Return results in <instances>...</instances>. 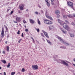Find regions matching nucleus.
Masks as SVG:
<instances>
[{
    "instance_id": "1",
    "label": "nucleus",
    "mask_w": 75,
    "mask_h": 75,
    "mask_svg": "<svg viewBox=\"0 0 75 75\" xmlns=\"http://www.w3.org/2000/svg\"><path fill=\"white\" fill-rule=\"evenodd\" d=\"M56 37L58 38L60 41L62 43H63V44H66L67 46H70V45L71 46H72V45L71 44H69L68 43H66L65 42V41H64L61 38V37H59V36L58 35H56Z\"/></svg>"
},
{
    "instance_id": "2",
    "label": "nucleus",
    "mask_w": 75,
    "mask_h": 75,
    "mask_svg": "<svg viewBox=\"0 0 75 75\" xmlns=\"http://www.w3.org/2000/svg\"><path fill=\"white\" fill-rule=\"evenodd\" d=\"M63 27L65 28L66 30H67V31H69V29H70V28L68 27V26L67 25V24L65 23H64L63 24Z\"/></svg>"
},
{
    "instance_id": "3",
    "label": "nucleus",
    "mask_w": 75,
    "mask_h": 75,
    "mask_svg": "<svg viewBox=\"0 0 75 75\" xmlns=\"http://www.w3.org/2000/svg\"><path fill=\"white\" fill-rule=\"evenodd\" d=\"M67 5L69 7L72 8L73 9V3L71 2H67Z\"/></svg>"
},
{
    "instance_id": "4",
    "label": "nucleus",
    "mask_w": 75,
    "mask_h": 75,
    "mask_svg": "<svg viewBox=\"0 0 75 75\" xmlns=\"http://www.w3.org/2000/svg\"><path fill=\"white\" fill-rule=\"evenodd\" d=\"M24 4H22L20 5L19 6V8L20 10H23L24 9Z\"/></svg>"
},
{
    "instance_id": "5",
    "label": "nucleus",
    "mask_w": 75,
    "mask_h": 75,
    "mask_svg": "<svg viewBox=\"0 0 75 75\" xmlns=\"http://www.w3.org/2000/svg\"><path fill=\"white\" fill-rule=\"evenodd\" d=\"M32 68L34 70H35L36 69H38V66L37 65L32 66Z\"/></svg>"
},
{
    "instance_id": "6",
    "label": "nucleus",
    "mask_w": 75,
    "mask_h": 75,
    "mask_svg": "<svg viewBox=\"0 0 75 75\" xmlns=\"http://www.w3.org/2000/svg\"><path fill=\"white\" fill-rule=\"evenodd\" d=\"M1 35V37L3 38V37H4V29L3 28L2 29Z\"/></svg>"
},
{
    "instance_id": "7",
    "label": "nucleus",
    "mask_w": 75,
    "mask_h": 75,
    "mask_svg": "<svg viewBox=\"0 0 75 75\" xmlns=\"http://www.w3.org/2000/svg\"><path fill=\"white\" fill-rule=\"evenodd\" d=\"M42 31L43 32L46 37L47 38H49V36L48 35V33L47 32H45L44 30H42Z\"/></svg>"
},
{
    "instance_id": "8",
    "label": "nucleus",
    "mask_w": 75,
    "mask_h": 75,
    "mask_svg": "<svg viewBox=\"0 0 75 75\" xmlns=\"http://www.w3.org/2000/svg\"><path fill=\"white\" fill-rule=\"evenodd\" d=\"M61 62L62 64H63L64 65H65L67 66V67H68V64L66 63V62H65L64 61H62Z\"/></svg>"
},
{
    "instance_id": "9",
    "label": "nucleus",
    "mask_w": 75,
    "mask_h": 75,
    "mask_svg": "<svg viewBox=\"0 0 75 75\" xmlns=\"http://www.w3.org/2000/svg\"><path fill=\"white\" fill-rule=\"evenodd\" d=\"M44 22L45 24H48V23L49 22V20L47 19H45L44 20Z\"/></svg>"
},
{
    "instance_id": "10",
    "label": "nucleus",
    "mask_w": 75,
    "mask_h": 75,
    "mask_svg": "<svg viewBox=\"0 0 75 75\" xmlns=\"http://www.w3.org/2000/svg\"><path fill=\"white\" fill-rule=\"evenodd\" d=\"M60 30L62 32V33H64V34H66L67 33V31L64 30V29L62 28H61Z\"/></svg>"
},
{
    "instance_id": "11",
    "label": "nucleus",
    "mask_w": 75,
    "mask_h": 75,
    "mask_svg": "<svg viewBox=\"0 0 75 75\" xmlns=\"http://www.w3.org/2000/svg\"><path fill=\"white\" fill-rule=\"evenodd\" d=\"M16 20L18 21H21V18L20 17H17L16 18Z\"/></svg>"
},
{
    "instance_id": "12",
    "label": "nucleus",
    "mask_w": 75,
    "mask_h": 75,
    "mask_svg": "<svg viewBox=\"0 0 75 75\" xmlns=\"http://www.w3.org/2000/svg\"><path fill=\"white\" fill-rule=\"evenodd\" d=\"M46 17L48 18H49V19H50V20H52V17H51L50 16H47V15H46Z\"/></svg>"
},
{
    "instance_id": "13",
    "label": "nucleus",
    "mask_w": 75,
    "mask_h": 75,
    "mask_svg": "<svg viewBox=\"0 0 75 75\" xmlns=\"http://www.w3.org/2000/svg\"><path fill=\"white\" fill-rule=\"evenodd\" d=\"M29 21L30 23H31L32 24H34L35 22V21H34L33 20L31 19H30Z\"/></svg>"
},
{
    "instance_id": "14",
    "label": "nucleus",
    "mask_w": 75,
    "mask_h": 75,
    "mask_svg": "<svg viewBox=\"0 0 75 75\" xmlns=\"http://www.w3.org/2000/svg\"><path fill=\"white\" fill-rule=\"evenodd\" d=\"M46 40H47L48 43V44H50V45H52V43L51 42H50V41L49 40H47V39H46Z\"/></svg>"
},
{
    "instance_id": "15",
    "label": "nucleus",
    "mask_w": 75,
    "mask_h": 75,
    "mask_svg": "<svg viewBox=\"0 0 75 75\" xmlns=\"http://www.w3.org/2000/svg\"><path fill=\"white\" fill-rule=\"evenodd\" d=\"M58 21L59 23H60V25H62V21L60 20L59 19H58Z\"/></svg>"
},
{
    "instance_id": "16",
    "label": "nucleus",
    "mask_w": 75,
    "mask_h": 75,
    "mask_svg": "<svg viewBox=\"0 0 75 75\" xmlns=\"http://www.w3.org/2000/svg\"><path fill=\"white\" fill-rule=\"evenodd\" d=\"M56 14H59V10H57L56 11Z\"/></svg>"
},
{
    "instance_id": "17",
    "label": "nucleus",
    "mask_w": 75,
    "mask_h": 75,
    "mask_svg": "<svg viewBox=\"0 0 75 75\" xmlns=\"http://www.w3.org/2000/svg\"><path fill=\"white\" fill-rule=\"evenodd\" d=\"M67 16L69 17V18H71V17H72V15L71 14H69L67 15Z\"/></svg>"
},
{
    "instance_id": "18",
    "label": "nucleus",
    "mask_w": 75,
    "mask_h": 75,
    "mask_svg": "<svg viewBox=\"0 0 75 75\" xmlns=\"http://www.w3.org/2000/svg\"><path fill=\"white\" fill-rule=\"evenodd\" d=\"M49 29H50V30H51V29H53L54 28V26H49Z\"/></svg>"
},
{
    "instance_id": "19",
    "label": "nucleus",
    "mask_w": 75,
    "mask_h": 75,
    "mask_svg": "<svg viewBox=\"0 0 75 75\" xmlns=\"http://www.w3.org/2000/svg\"><path fill=\"white\" fill-rule=\"evenodd\" d=\"M1 62H2L3 64H6V61L4 60H1Z\"/></svg>"
},
{
    "instance_id": "20",
    "label": "nucleus",
    "mask_w": 75,
    "mask_h": 75,
    "mask_svg": "<svg viewBox=\"0 0 75 75\" xmlns=\"http://www.w3.org/2000/svg\"><path fill=\"white\" fill-rule=\"evenodd\" d=\"M37 21L38 24H39V25H40V24H41V22L40 20H39V19H38Z\"/></svg>"
},
{
    "instance_id": "21",
    "label": "nucleus",
    "mask_w": 75,
    "mask_h": 75,
    "mask_svg": "<svg viewBox=\"0 0 75 75\" xmlns=\"http://www.w3.org/2000/svg\"><path fill=\"white\" fill-rule=\"evenodd\" d=\"M9 49H10V48L9 47L7 46L6 47V50L7 51H9Z\"/></svg>"
},
{
    "instance_id": "22",
    "label": "nucleus",
    "mask_w": 75,
    "mask_h": 75,
    "mask_svg": "<svg viewBox=\"0 0 75 75\" xmlns=\"http://www.w3.org/2000/svg\"><path fill=\"white\" fill-rule=\"evenodd\" d=\"M52 24V22L51 21H49V22L48 23V24Z\"/></svg>"
},
{
    "instance_id": "23",
    "label": "nucleus",
    "mask_w": 75,
    "mask_h": 75,
    "mask_svg": "<svg viewBox=\"0 0 75 75\" xmlns=\"http://www.w3.org/2000/svg\"><path fill=\"white\" fill-rule=\"evenodd\" d=\"M60 48H62V49H66V47L64 46H61L60 47Z\"/></svg>"
},
{
    "instance_id": "24",
    "label": "nucleus",
    "mask_w": 75,
    "mask_h": 75,
    "mask_svg": "<svg viewBox=\"0 0 75 75\" xmlns=\"http://www.w3.org/2000/svg\"><path fill=\"white\" fill-rule=\"evenodd\" d=\"M10 63H8V65H7V68H10Z\"/></svg>"
},
{
    "instance_id": "25",
    "label": "nucleus",
    "mask_w": 75,
    "mask_h": 75,
    "mask_svg": "<svg viewBox=\"0 0 75 75\" xmlns=\"http://www.w3.org/2000/svg\"><path fill=\"white\" fill-rule=\"evenodd\" d=\"M47 5L48 7H50V3L48 2H47Z\"/></svg>"
},
{
    "instance_id": "26",
    "label": "nucleus",
    "mask_w": 75,
    "mask_h": 75,
    "mask_svg": "<svg viewBox=\"0 0 75 75\" xmlns=\"http://www.w3.org/2000/svg\"><path fill=\"white\" fill-rule=\"evenodd\" d=\"M70 36L71 37H74V34H71Z\"/></svg>"
},
{
    "instance_id": "27",
    "label": "nucleus",
    "mask_w": 75,
    "mask_h": 75,
    "mask_svg": "<svg viewBox=\"0 0 75 75\" xmlns=\"http://www.w3.org/2000/svg\"><path fill=\"white\" fill-rule=\"evenodd\" d=\"M35 30L37 31V32H39L40 31V29L39 28L37 29L36 28H35Z\"/></svg>"
},
{
    "instance_id": "28",
    "label": "nucleus",
    "mask_w": 75,
    "mask_h": 75,
    "mask_svg": "<svg viewBox=\"0 0 75 75\" xmlns=\"http://www.w3.org/2000/svg\"><path fill=\"white\" fill-rule=\"evenodd\" d=\"M4 27H5V28L6 30V31H7V30H8V28H7V26H6L4 25Z\"/></svg>"
},
{
    "instance_id": "29",
    "label": "nucleus",
    "mask_w": 75,
    "mask_h": 75,
    "mask_svg": "<svg viewBox=\"0 0 75 75\" xmlns=\"http://www.w3.org/2000/svg\"><path fill=\"white\" fill-rule=\"evenodd\" d=\"M21 71L22 72H24V71H25V69L24 68H22Z\"/></svg>"
},
{
    "instance_id": "30",
    "label": "nucleus",
    "mask_w": 75,
    "mask_h": 75,
    "mask_svg": "<svg viewBox=\"0 0 75 75\" xmlns=\"http://www.w3.org/2000/svg\"><path fill=\"white\" fill-rule=\"evenodd\" d=\"M15 74V72H12L11 74V75H14Z\"/></svg>"
},
{
    "instance_id": "31",
    "label": "nucleus",
    "mask_w": 75,
    "mask_h": 75,
    "mask_svg": "<svg viewBox=\"0 0 75 75\" xmlns=\"http://www.w3.org/2000/svg\"><path fill=\"white\" fill-rule=\"evenodd\" d=\"M52 5H55V3L54 2H52Z\"/></svg>"
},
{
    "instance_id": "32",
    "label": "nucleus",
    "mask_w": 75,
    "mask_h": 75,
    "mask_svg": "<svg viewBox=\"0 0 75 75\" xmlns=\"http://www.w3.org/2000/svg\"><path fill=\"white\" fill-rule=\"evenodd\" d=\"M22 40V39H20V40H19L18 41V42H19V43H20V42Z\"/></svg>"
},
{
    "instance_id": "33",
    "label": "nucleus",
    "mask_w": 75,
    "mask_h": 75,
    "mask_svg": "<svg viewBox=\"0 0 75 75\" xmlns=\"http://www.w3.org/2000/svg\"><path fill=\"white\" fill-rule=\"evenodd\" d=\"M11 8L10 7H8V8L7 11H8L9 10H10Z\"/></svg>"
},
{
    "instance_id": "34",
    "label": "nucleus",
    "mask_w": 75,
    "mask_h": 75,
    "mask_svg": "<svg viewBox=\"0 0 75 75\" xmlns=\"http://www.w3.org/2000/svg\"><path fill=\"white\" fill-rule=\"evenodd\" d=\"M23 23H27V22L25 21V20H24L23 21Z\"/></svg>"
},
{
    "instance_id": "35",
    "label": "nucleus",
    "mask_w": 75,
    "mask_h": 75,
    "mask_svg": "<svg viewBox=\"0 0 75 75\" xmlns=\"http://www.w3.org/2000/svg\"><path fill=\"white\" fill-rule=\"evenodd\" d=\"M35 14H38V12H37V11H36V12H35Z\"/></svg>"
},
{
    "instance_id": "36",
    "label": "nucleus",
    "mask_w": 75,
    "mask_h": 75,
    "mask_svg": "<svg viewBox=\"0 0 75 75\" xmlns=\"http://www.w3.org/2000/svg\"><path fill=\"white\" fill-rule=\"evenodd\" d=\"M28 29H25V31H26V32H28Z\"/></svg>"
},
{
    "instance_id": "37",
    "label": "nucleus",
    "mask_w": 75,
    "mask_h": 75,
    "mask_svg": "<svg viewBox=\"0 0 75 75\" xmlns=\"http://www.w3.org/2000/svg\"><path fill=\"white\" fill-rule=\"evenodd\" d=\"M24 33H22V35H21V36L22 37H24Z\"/></svg>"
},
{
    "instance_id": "38",
    "label": "nucleus",
    "mask_w": 75,
    "mask_h": 75,
    "mask_svg": "<svg viewBox=\"0 0 75 75\" xmlns=\"http://www.w3.org/2000/svg\"><path fill=\"white\" fill-rule=\"evenodd\" d=\"M17 34H20V30H18Z\"/></svg>"
},
{
    "instance_id": "39",
    "label": "nucleus",
    "mask_w": 75,
    "mask_h": 75,
    "mask_svg": "<svg viewBox=\"0 0 75 75\" xmlns=\"http://www.w3.org/2000/svg\"><path fill=\"white\" fill-rule=\"evenodd\" d=\"M41 36H42L43 37H44V34L42 33H41Z\"/></svg>"
},
{
    "instance_id": "40",
    "label": "nucleus",
    "mask_w": 75,
    "mask_h": 75,
    "mask_svg": "<svg viewBox=\"0 0 75 75\" xmlns=\"http://www.w3.org/2000/svg\"><path fill=\"white\" fill-rule=\"evenodd\" d=\"M63 17L64 18H67V17H66V16L65 15H63Z\"/></svg>"
},
{
    "instance_id": "41",
    "label": "nucleus",
    "mask_w": 75,
    "mask_h": 75,
    "mask_svg": "<svg viewBox=\"0 0 75 75\" xmlns=\"http://www.w3.org/2000/svg\"><path fill=\"white\" fill-rule=\"evenodd\" d=\"M71 24H72V25H75V24H74V23H72Z\"/></svg>"
},
{
    "instance_id": "42",
    "label": "nucleus",
    "mask_w": 75,
    "mask_h": 75,
    "mask_svg": "<svg viewBox=\"0 0 75 75\" xmlns=\"http://www.w3.org/2000/svg\"><path fill=\"white\" fill-rule=\"evenodd\" d=\"M38 7L39 8H41V6L39 5V6H38Z\"/></svg>"
},
{
    "instance_id": "43",
    "label": "nucleus",
    "mask_w": 75,
    "mask_h": 75,
    "mask_svg": "<svg viewBox=\"0 0 75 75\" xmlns=\"http://www.w3.org/2000/svg\"><path fill=\"white\" fill-rule=\"evenodd\" d=\"M14 23H16L17 24V21H13Z\"/></svg>"
},
{
    "instance_id": "44",
    "label": "nucleus",
    "mask_w": 75,
    "mask_h": 75,
    "mask_svg": "<svg viewBox=\"0 0 75 75\" xmlns=\"http://www.w3.org/2000/svg\"><path fill=\"white\" fill-rule=\"evenodd\" d=\"M13 11H11V14H13Z\"/></svg>"
},
{
    "instance_id": "45",
    "label": "nucleus",
    "mask_w": 75,
    "mask_h": 75,
    "mask_svg": "<svg viewBox=\"0 0 75 75\" xmlns=\"http://www.w3.org/2000/svg\"><path fill=\"white\" fill-rule=\"evenodd\" d=\"M5 51H3V54H5Z\"/></svg>"
},
{
    "instance_id": "46",
    "label": "nucleus",
    "mask_w": 75,
    "mask_h": 75,
    "mask_svg": "<svg viewBox=\"0 0 75 75\" xmlns=\"http://www.w3.org/2000/svg\"><path fill=\"white\" fill-rule=\"evenodd\" d=\"M65 22H66V23H68V21H67V20H65Z\"/></svg>"
},
{
    "instance_id": "47",
    "label": "nucleus",
    "mask_w": 75,
    "mask_h": 75,
    "mask_svg": "<svg viewBox=\"0 0 75 75\" xmlns=\"http://www.w3.org/2000/svg\"><path fill=\"white\" fill-rule=\"evenodd\" d=\"M73 16L74 17H75V14H73Z\"/></svg>"
},
{
    "instance_id": "48",
    "label": "nucleus",
    "mask_w": 75,
    "mask_h": 75,
    "mask_svg": "<svg viewBox=\"0 0 75 75\" xmlns=\"http://www.w3.org/2000/svg\"><path fill=\"white\" fill-rule=\"evenodd\" d=\"M66 62H67V63H69V64H70V62L67 61H66Z\"/></svg>"
},
{
    "instance_id": "49",
    "label": "nucleus",
    "mask_w": 75,
    "mask_h": 75,
    "mask_svg": "<svg viewBox=\"0 0 75 75\" xmlns=\"http://www.w3.org/2000/svg\"><path fill=\"white\" fill-rule=\"evenodd\" d=\"M33 43H34V44L35 43L34 42V39H33Z\"/></svg>"
},
{
    "instance_id": "50",
    "label": "nucleus",
    "mask_w": 75,
    "mask_h": 75,
    "mask_svg": "<svg viewBox=\"0 0 75 75\" xmlns=\"http://www.w3.org/2000/svg\"><path fill=\"white\" fill-rule=\"evenodd\" d=\"M4 75H6V72H4Z\"/></svg>"
},
{
    "instance_id": "51",
    "label": "nucleus",
    "mask_w": 75,
    "mask_h": 75,
    "mask_svg": "<svg viewBox=\"0 0 75 75\" xmlns=\"http://www.w3.org/2000/svg\"><path fill=\"white\" fill-rule=\"evenodd\" d=\"M45 1H46V2L47 3V2H48V0H45Z\"/></svg>"
},
{
    "instance_id": "52",
    "label": "nucleus",
    "mask_w": 75,
    "mask_h": 75,
    "mask_svg": "<svg viewBox=\"0 0 75 75\" xmlns=\"http://www.w3.org/2000/svg\"><path fill=\"white\" fill-rule=\"evenodd\" d=\"M29 75H31V73H29Z\"/></svg>"
},
{
    "instance_id": "53",
    "label": "nucleus",
    "mask_w": 75,
    "mask_h": 75,
    "mask_svg": "<svg viewBox=\"0 0 75 75\" xmlns=\"http://www.w3.org/2000/svg\"><path fill=\"white\" fill-rule=\"evenodd\" d=\"M26 11H28V9H27L26 10Z\"/></svg>"
},
{
    "instance_id": "54",
    "label": "nucleus",
    "mask_w": 75,
    "mask_h": 75,
    "mask_svg": "<svg viewBox=\"0 0 75 75\" xmlns=\"http://www.w3.org/2000/svg\"><path fill=\"white\" fill-rule=\"evenodd\" d=\"M73 65H74V67H75V64H73Z\"/></svg>"
},
{
    "instance_id": "55",
    "label": "nucleus",
    "mask_w": 75,
    "mask_h": 75,
    "mask_svg": "<svg viewBox=\"0 0 75 75\" xmlns=\"http://www.w3.org/2000/svg\"><path fill=\"white\" fill-rule=\"evenodd\" d=\"M5 43L6 44H7V41H6V42H5Z\"/></svg>"
},
{
    "instance_id": "56",
    "label": "nucleus",
    "mask_w": 75,
    "mask_h": 75,
    "mask_svg": "<svg viewBox=\"0 0 75 75\" xmlns=\"http://www.w3.org/2000/svg\"><path fill=\"white\" fill-rule=\"evenodd\" d=\"M18 13H21V12L20 11H18Z\"/></svg>"
},
{
    "instance_id": "57",
    "label": "nucleus",
    "mask_w": 75,
    "mask_h": 75,
    "mask_svg": "<svg viewBox=\"0 0 75 75\" xmlns=\"http://www.w3.org/2000/svg\"><path fill=\"white\" fill-rule=\"evenodd\" d=\"M51 0V1L52 2H53L54 1V0Z\"/></svg>"
},
{
    "instance_id": "58",
    "label": "nucleus",
    "mask_w": 75,
    "mask_h": 75,
    "mask_svg": "<svg viewBox=\"0 0 75 75\" xmlns=\"http://www.w3.org/2000/svg\"><path fill=\"white\" fill-rule=\"evenodd\" d=\"M0 75H3V74L1 73H0Z\"/></svg>"
},
{
    "instance_id": "59",
    "label": "nucleus",
    "mask_w": 75,
    "mask_h": 75,
    "mask_svg": "<svg viewBox=\"0 0 75 75\" xmlns=\"http://www.w3.org/2000/svg\"><path fill=\"white\" fill-rule=\"evenodd\" d=\"M0 69H1V67L0 66Z\"/></svg>"
},
{
    "instance_id": "60",
    "label": "nucleus",
    "mask_w": 75,
    "mask_h": 75,
    "mask_svg": "<svg viewBox=\"0 0 75 75\" xmlns=\"http://www.w3.org/2000/svg\"><path fill=\"white\" fill-rule=\"evenodd\" d=\"M54 61H57V60H55V59H54Z\"/></svg>"
},
{
    "instance_id": "61",
    "label": "nucleus",
    "mask_w": 75,
    "mask_h": 75,
    "mask_svg": "<svg viewBox=\"0 0 75 75\" xmlns=\"http://www.w3.org/2000/svg\"><path fill=\"white\" fill-rule=\"evenodd\" d=\"M24 27H25V28H26V26L25 25Z\"/></svg>"
},
{
    "instance_id": "62",
    "label": "nucleus",
    "mask_w": 75,
    "mask_h": 75,
    "mask_svg": "<svg viewBox=\"0 0 75 75\" xmlns=\"http://www.w3.org/2000/svg\"><path fill=\"white\" fill-rule=\"evenodd\" d=\"M31 38L32 39H33H33H33V37H31Z\"/></svg>"
},
{
    "instance_id": "63",
    "label": "nucleus",
    "mask_w": 75,
    "mask_h": 75,
    "mask_svg": "<svg viewBox=\"0 0 75 75\" xmlns=\"http://www.w3.org/2000/svg\"><path fill=\"white\" fill-rule=\"evenodd\" d=\"M37 42H38V43H39V42H38V41H37Z\"/></svg>"
},
{
    "instance_id": "64",
    "label": "nucleus",
    "mask_w": 75,
    "mask_h": 75,
    "mask_svg": "<svg viewBox=\"0 0 75 75\" xmlns=\"http://www.w3.org/2000/svg\"><path fill=\"white\" fill-rule=\"evenodd\" d=\"M1 51H0V53H1Z\"/></svg>"
}]
</instances>
